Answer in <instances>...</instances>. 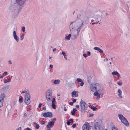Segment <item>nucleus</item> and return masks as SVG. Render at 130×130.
<instances>
[{"label":"nucleus","instance_id":"obj_1","mask_svg":"<svg viewBox=\"0 0 130 130\" xmlns=\"http://www.w3.org/2000/svg\"><path fill=\"white\" fill-rule=\"evenodd\" d=\"M83 24V21L80 19H78L75 21L71 22L69 26L70 31H71V30L75 28H77V31L78 32H79L82 27Z\"/></svg>","mask_w":130,"mask_h":130},{"label":"nucleus","instance_id":"obj_2","mask_svg":"<svg viewBox=\"0 0 130 130\" xmlns=\"http://www.w3.org/2000/svg\"><path fill=\"white\" fill-rule=\"evenodd\" d=\"M102 15V13L99 12H97L96 15L94 16V19L92 20L91 22V23L92 25L95 24H97L98 22H99L100 21L101 19V16Z\"/></svg>","mask_w":130,"mask_h":130},{"label":"nucleus","instance_id":"obj_3","mask_svg":"<svg viewBox=\"0 0 130 130\" xmlns=\"http://www.w3.org/2000/svg\"><path fill=\"white\" fill-rule=\"evenodd\" d=\"M46 97L48 104H50L52 99V91L50 89L48 90L46 93Z\"/></svg>","mask_w":130,"mask_h":130},{"label":"nucleus","instance_id":"obj_4","mask_svg":"<svg viewBox=\"0 0 130 130\" xmlns=\"http://www.w3.org/2000/svg\"><path fill=\"white\" fill-rule=\"evenodd\" d=\"M101 87L99 84L96 83L92 84L90 86V89L91 91L95 92L96 91L99 92L100 93Z\"/></svg>","mask_w":130,"mask_h":130},{"label":"nucleus","instance_id":"obj_5","mask_svg":"<svg viewBox=\"0 0 130 130\" xmlns=\"http://www.w3.org/2000/svg\"><path fill=\"white\" fill-rule=\"evenodd\" d=\"M81 111V112L84 113L87 109V105L86 103L83 100L80 102Z\"/></svg>","mask_w":130,"mask_h":130},{"label":"nucleus","instance_id":"obj_6","mask_svg":"<svg viewBox=\"0 0 130 130\" xmlns=\"http://www.w3.org/2000/svg\"><path fill=\"white\" fill-rule=\"evenodd\" d=\"M118 117L121 120V122L125 125L126 126H128L129 125L128 121L121 114H119L118 115Z\"/></svg>","mask_w":130,"mask_h":130},{"label":"nucleus","instance_id":"obj_7","mask_svg":"<svg viewBox=\"0 0 130 130\" xmlns=\"http://www.w3.org/2000/svg\"><path fill=\"white\" fill-rule=\"evenodd\" d=\"M25 102L27 105L29 104L30 103V96L29 94L26 93L25 96Z\"/></svg>","mask_w":130,"mask_h":130},{"label":"nucleus","instance_id":"obj_8","mask_svg":"<svg viewBox=\"0 0 130 130\" xmlns=\"http://www.w3.org/2000/svg\"><path fill=\"white\" fill-rule=\"evenodd\" d=\"M5 97V93H2L1 94L0 96V108L3 106L4 99Z\"/></svg>","mask_w":130,"mask_h":130},{"label":"nucleus","instance_id":"obj_9","mask_svg":"<svg viewBox=\"0 0 130 130\" xmlns=\"http://www.w3.org/2000/svg\"><path fill=\"white\" fill-rule=\"evenodd\" d=\"M93 130H101L102 128L100 125L99 124L98 122H96L94 125Z\"/></svg>","mask_w":130,"mask_h":130},{"label":"nucleus","instance_id":"obj_10","mask_svg":"<svg viewBox=\"0 0 130 130\" xmlns=\"http://www.w3.org/2000/svg\"><path fill=\"white\" fill-rule=\"evenodd\" d=\"M43 116L45 118L50 117L51 118L52 117L53 115L51 112H45L43 114Z\"/></svg>","mask_w":130,"mask_h":130},{"label":"nucleus","instance_id":"obj_11","mask_svg":"<svg viewBox=\"0 0 130 130\" xmlns=\"http://www.w3.org/2000/svg\"><path fill=\"white\" fill-rule=\"evenodd\" d=\"M89 123H88L86 122L83 125L82 128L83 130H89Z\"/></svg>","mask_w":130,"mask_h":130},{"label":"nucleus","instance_id":"obj_12","mask_svg":"<svg viewBox=\"0 0 130 130\" xmlns=\"http://www.w3.org/2000/svg\"><path fill=\"white\" fill-rule=\"evenodd\" d=\"M16 1L18 5L22 6L24 4L26 0H16Z\"/></svg>","mask_w":130,"mask_h":130},{"label":"nucleus","instance_id":"obj_13","mask_svg":"<svg viewBox=\"0 0 130 130\" xmlns=\"http://www.w3.org/2000/svg\"><path fill=\"white\" fill-rule=\"evenodd\" d=\"M13 35L14 39L18 42L19 41V38L17 35V32L15 31H14L13 32Z\"/></svg>","mask_w":130,"mask_h":130},{"label":"nucleus","instance_id":"obj_14","mask_svg":"<svg viewBox=\"0 0 130 130\" xmlns=\"http://www.w3.org/2000/svg\"><path fill=\"white\" fill-rule=\"evenodd\" d=\"M112 74L113 75H117L118 77H119L120 76V74L117 71H113Z\"/></svg>","mask_w":130,"mask_h":130},{"label":"nucleus","instance_id":"obj_15","mask_svg":"<svg viewBox=\"0 0 130 130\" xmlns=\"http://www.w3.org/2000/svg\"><path fill=\"white\" fill-rule=\"evenodd\" d=\"M118 96L120 98H122V91L120 89H119L118 90Z\"/></svg>","mask_w":130,"mask_h":130},{"label":"nucleus","instance_id":"obj_16","mask_svg":"<svg viewBox=\"0 0 130 130\" xmlns=\"http://www.w3.org/2000/svg\"><path fill=\"white\" fill-rule=\"evenodd\" d=\"M54 124L53 122L50 121L48 123V125H47L48 126H49L51 127H52Z\"/></svg>","mask_w":130,"mask_h":130},{"label":"nucleus","instance_id":"obj_17","mask_svg":"<svg viewBox=\"0 0 130 130\" xmlns=\"http://www.w3.org/2000/svg\"><path fill=\"white\" fill-rule=\"evenodd\" d=\"M60 81L59 79L55 80L53 82V83L54 84H59Z\"/></svg>","mask_w":130,"mask_h":130},{"label":"nucleus","instance_id":"obj_18","mask_svg":"<svg viewBox=\"0 0 130 130\" xmlns=\"http://www.w3.org/2000/svg\"><path fill=\"white\" fill-rule=\"evenodd\" d=\"M77 32L76 34L74 35L73 36V39H76L77 38V37L78 35V33L79 32H78V31H77Z\"/></svg>","mask_w":130,"mask_h":130},{"label":"nucleus","instance_id":"obj_19","mask_svg":"<svg viewBox=\"0 0 130 130\" xmlns=\"http://www.w3.org/2000/svg\"><path fill=\"white\" fill-rule=\"evenodd\" d=\"M77 111L75 108H73V111L71 112V114L72 115H74L75 113V112Z\"/></svg>","mask_w":130,"mask_h":130},{"label":"nucleus","instance_id":"obj_20","mask_svg":"<svg viewBox=\"0 0 130 130\" xmlns=\"http://www.w3.org/2000/svg\"><path fill=\"white\" fill-rule=\"evenodd\" d=\"M71 35L70 34H69L68 36H67L65 38L67 40H69L71 37Z\"/></svg>","mask_w":130,"mask_h":130},{"label":"nucleus","instance_id":"obj_21","mask_svg":"<svg viewBox=\"0 0 130 130\" xmlns=\"http://www.w3.org/2000/svg\"><path fill=\"white\" fill-rule=\"evenodd\" d=\"M76 93V91H74L72 92V96L74 97V95Z\"/></svg>","mask_w":130,"mask_h":130},{"label":"nucleus","instance_id":"obj_22","mask_svg":"<svg viewBox=\"0 0 130 130\" xmlns=\"http://www.w3.org/2000/svg\"><path fill=\"white\" fill-rule=\"evenodd\" d=\"M19 101L20 103H22L23 101V99L22 98H20L19 100Z\"/></svg>","mask_w":130,"mask_h":130},{"label":"nucleus","instance_id":"obj_23","mask_svg":"<svg viewBox=\"0 0 130 130\" xmlns=\"http://www.w3.org/2000/svg\"><path fill=\"white\" fill-rule=\"evenodd\" d=\"M77 80L78 82H81L82 81V80L81 79L79 78H77Z\"/></svg>","mask_w":130,"mask_h":130},{"label":"nucleus","instance_id":"obj_24","mask_svg":"<svg viewBox=\"0 0 130 130\" xmlns=\"http://www.w3.org/2000/svg\"><path fill=\"white\" fill-rule=\"evenodd\" d=\"M22 92L23 93H25V94H26V93L27 94H28L27 91H26L25 90H22Z\"/></svg>","mask_w":130,"mask_h":130},{"label":"nucleus","instance_id":"obj_25","mask_svg":"<svg viewBox=\"0 0 130 130\" xmlns=\"http://www.w3.org/2000/svg\"><path fill=\"white\" fill-rule=\"evenodd\" d=\"M24 34H23L22 35V36L21 37V40H23V39L24 37Z\"/></svg>","mask_w":130,"mask_h":130},{"label":"nucleus","instance_id":"obj_26","mask_svg":"<svg viewBox=\"0 0 130 130\" xmlns=\"http://www.w3.org/2000/svg\"><path fill=\"white\" fill-rule=\"evenodd\" d=\"M98 51L100 53H102L103 52V51L101 48H99Z\"/></svg>","mask_w":130,"mask_h":130},{"label":"nucleus","instance_id":"obj_27","mask_svg":"<svg viewBox=\"0 0 130 130\" xmlns=\"http://www.w3.org/2000/svg\"><path fill=\"white\" fill-rule=\"evenodd\" d=\"M99 94L98 92H95L94 93L93 95L94 96H97Z\"/></svg>","mask_w":130,"mask_h":130},{"label":"nucleus","instance_id":"obj_28","mask_svg":"<svg viewBox=\"0 0 130 130\" xmlns=\"http://www.w3.org/2000/svg\"><path fill=\"white\" fill-rule=\"evenodd\" d=\"M117 84L119 86H121L122 85V83L120 82H117Z\"/></svg>","mask_w":130,"mask_h":130},{"label":"nucleus","instance_id":"obj_29","mask_svg":"<svg viewBox=\"0 0 130 130\" xmlns=\"http://www.w3.org/2000/svg\"><path fill=\"white\" fill-rule=\"evenodd\" d=\"M55 98H53V100L52 101V103H55Z\"/></svg>","mask_w":130,"mask_h":130},{"label":"nucleus","instance_id":"obj_30","mask_svg":"<svg viewBox=\"0 0 130 130\" xmlns=\"http://www.w3.org/2000/svg\"><path fill=\"white\" fill-rule=\"evenodd\" d=\"M52 107L54 109H55L56 108L55 103H52Z\"/></svg>","mask_w":130,"mask_h":130},{"label":"nucleus","instance_id":"obj_31","mask_svg":"<svg viewBox=\"0 0 130 130\" xmlns=\"http://www.w3.org/2000/svg\"><path fill=\"white\" fill-rule=\"evenodd\" d=\"M22 31L23 32H24L25 31V27H23L22 28Z\"/></svg>","mask_w":130,"mask_h":130},{"label":"nucleus","instance_id":"obj_32","mask_svg":"<svg viewBox=\"0 0 130 130\" xmlns=\"http://www.w3.org/2000/svg\"><path fill=\"white\" fill-rule=\"evenodd\" d=\"M112 130H117V129L115 127H113L112 128Z\"/></svg>","mask_w":130,"mask_h":130},{"label":"nucleus","instance_id":"obj_33","mask_svg":"<svg viewBox=\"0 0 130 130\" xmlns=\"http://www.w3.org/2000/svg\"><path fill=\"white\" fill-rule=\"evenodd\" d=\"M112 130H117V129L115 127H113L112 128Z\"/></svg>","mask_w":130,"mask_h":130},{"label":"nucleus","instance_id":"obj_34","mask_svg":"<svg viewBox=\"0 0 130 130\" xmlns=\"http://www.w3.org/2000/svg\"><path fill=\"white\" fill-rule=\"evenodd\" d=\"M84 85V83L82 81L81 82L80 85L81 86H82Z\"/></svg>","mask_w":130,"mask_h":130},{"label":"nucleus","instance_id":"obj_35","mask_svg":"<svg viewBox=\"0 0 130 130\" xmlns=\"http://www.w3.org/2000/svg\"><path fill=\"white\" fill-rule=\"evenodd\" d=\"M39 125L38 124H36V128L37 129H38V128H39Z\"/></svg>","mask_w":130,"mask_h":130},{"label":"nucleus","instance_id":"obj_36","mask_svg":"<svg viewBox=\"0 0 130 130\" xmlns=\"http://www.w3.org/2000/svg\"><path fill=\"white\" fill-rule=\"evenodd\" d=\"M69 121L70 123H72L73 122V120L72 119H71Z\"/></svg>","mask_w":130,"mask_h":130},{"label":"nucleus","instance_id":"obj_37","mask_svg":"<svg viewBox=\"0 0 130 130\" xmlns=\"http://www.w3.org/2000/svg\"><path fill=\"white\" fill-rule=\"evenodd\" d=\"M99 48L97 47H94V49L95 50H98Z\"/></svg>","mask_w":130,"mask_h":130},{"label":"nucleus","instance_id":"obj_38","mask_svg":"<svg viewBox=\"0 0 130 130\" xmlns=\"http://www.w3.org/2000/svg\"><path fill=\"white\" fill-rule=\"evenodd\" d=\"M62 53L64 57H65V52L63 51L62 52Z\"/></svg>","mask_w":130,"mask_h":130},{"label":"nucleus","instance_id":"obj_39","mask_svg":"<svg viewBox=\"0 0 130 130\" xmlns=\"http://www.w3.org/2000/svg\"><path fill=\"white\" fill-rule=\"evenodd\" d=\"M92 110L93 111H95L97 109V108L94 107L92 109Z\"/></svg>","mask_w":130,"mask_h":130},{"label":"nucleus","instance_id":"obj_40","mask_svg":"<svg viewBox=\"0 0 130 130\" xmlns=\"http://www.w3.org/2000/svg\"><path fill=\"white\" fill-rule=\"evenodd\" d=\"M100 98V95L99 94L97 96V99H98Z\"/></svg>","mask_w":130,"mask_h":130},{"label":"nucleus","instance_id":"obj_41","mask_svg":"<svg viewBox=\"0 0 130 130\" xmlns=\"http://www.w3.org/2000/svg\"><path fill=\"white\" fill-rule=\"evenodd\" d=\"M89 107L90 108L92 109L94 107V106H93L92 105H89Z\"/></svg>","mask_w":130,"mask_h":130},{"label":"nucleus","instance_id":"obj_42","mask_svg":"<svg viewBox=\"0 0 130 130\" xmlns=\"http://www.w3.org/2000/svg\"><path fill=\"white\" fill-rule=\"evenodd\" d=\"M56 118H54L53 119V120L51 121L52 122H53V123H54V122L56 121Z\"/></svg>","mask_w":130,"mask_h":130},{"label":"nucleus","instance_id":"obj_43","mask_svg":"<svg viewBox=\"0 0 130 130\" xmlns=\"http://www.w3.org/2000/svg\"><path fill=\"white\" fill-rule=\"evenodd\" d=\"M46 127H47V129H48V130H50L51 129V127H50L49 126H47V125L46 126Z\"/></svg>","mask_w":130,"mask_h":130},{"label":"nucleus","instance_id":"obj_44","mask_svg":"<svg viewBox=\"0 0 130 130\" xmlns=\"http://www.w3.org/2000/svg\"><path fill=\"white\" fill-rule=\"evenodd\" d=\"M94 115V114L93 113H91L90 114H89V117H91L93 116Z\"/></svg>","mask_w":130,"mask_h":130},{"label":"nucleus","instance_id":"obj_45","mask_svg":"<svg viewBox=\"0 0 130 130\" xmlns=\"http://www.w3.org/2000/svg\"><path fill=\"white\" fill-rule=\"evenodd\" d=\"M76 125L75 124H73L72 125V127L73 128H75L76 126Z\"/></svg>","mask_w":130,"mask_h":130},{"label":"nucleus","instance_id":"obj_46","mask_svg":"<svg viewBox=\"0 0 130 130\" xmlns=\"http://www.w3.org/2000/svg\"><path fill=\"white\" fill-rule=\"evenodd\" d=\"M87 54L89 56L90 55V54H91V53H90V52H87Z\"/></svg>","mask_w":130,"mask_h":130},{"label":"nucleus","instance_id":"obj_47","mask_svg":"<svg viewBox=\"0 0 130 130\" xmlns=\"http://www.w3.org/2000/svg\"><path fill=\"white\" fill-rule=\"evenodd\" d=\"M76 100L75 99H74L73 100V102L75 103L76 102Z\"/></svg>","mask_w":130,"mask_h":130},{"label":"nucleus","instance_id":"obj_48","mask_svg":"<svg viewBox=\"0 0 130 130\" xmlns=\"http://www.w3.org/2000/svg\"><path fill=\"white\" fill-rule=\"evenodd\" d=\"M41 123L42 124H45V121H42V122H41Z\"/></svg>","mask_w":130,"mask_h":130},{"label":"nucleus","instance_id":"obj_49","mask_svg":"<svg viewBox=\"0 0 130 130\" xmlns=\"http://www.w3.org/2000/svg\"><path fill=\"white\" fill-rule=\"evenodd\" d=\"M67 124L68 125H69L70 124V123L69 121L67 122Z\"/></svg>","mask_w":130,"mask_h":130},{"label":"nucleus","instance_id":"obj_50","mask_svg":"<svg viewBox=\"0 0 130 130\" xmlns=\"http://www.w3.org/2000/svg\"><path fill=\"white\" fill-rule=\"evenodd\" d=\"M83 56L85 57H87V55H86V54H83Z\"/></svg>","mask_w":130,"mask_h":130},{"label":"nucleus","instance_id":"obj_51","mask_svg":"<svg viewBox=\"0 0 130 130\" xmlns=\"http://www.w3.org/2000/svg\"><path fill=\"white\" fill-rule=\"evenodd\" d=\"M10 81H11L10 79L9 78L7 79V82L9 83L10 82Z\"/></svg>","mask_w":130,"mask_h":130},{"label":"nucleus","instance_id":"obj_52","mask_svg":"<svg viewBox=\"0 0 130 130\" xmlns=\"http://www.w3.org/2000/svg\"><path fill=\"white\" fill-rule=\"evenodd\" d=\"M42 105V104L41 103H40V104H39L38 106V107L39 108H40L41 106Z\"/></svg>","mask_w":130,"mask_h":130},{"label":"nucleus","instance_id":"obj_53","mask_svg":"<svg viewBox=\"0 0 130 130\" xmlns=\"http://www.w3.org/2000/svg\"><path fill=\"white\" fill-rule=\"evenodd\" d=\"M43 109L44 110H46V107L45 106H44V107H43Z\"/></svg>","mask_w":130,"mask_h":130},{"label":"nucleus","instance_id":"obj_54","mask_svg":"<svg viewBox=\"0 0 130 130\" xmlns=\"http://www.w3.org/2000/svg\"><path fill=\"white\" fill-rule=\"evenodd\" d=\"M76 108H78L79 107V105H77L76 106Z\"/></svg>","mask_w":130,"mask_h":130},{"label":"nucleus","instance_id":"obj_55","mask_svg":"<svg viewBox=\"0 0 130 130\" xmlns=\"http://www.w3.org/2000/svg\"><path fill=\"white\" fill-rule=\"evenodd\" d=\"M22 128L21 127H19L16 130H21Z\"/></svg>","mask_w":130,"mask_h":130},{"label":"nucleus","instance_id":"obj_56","mask_svg":"<svg viewBox=\"0 0 130 130\" xmlns=\"http://www.w3.org/2000/svg\"><path fill=\"white\" fill-rule=\"evenodd\" d=\"M50 67L51 68H53V65H52V64H51L50 65Z\"/></svg>","mask_w":130,"mask_h":130},{"label":"nucleus","instance_id":"obj_57","mask_svg":"<svg viewBox=\"0 0 130 130\" xmlns=\"http://www.w3.org/2000/svg\"><path fill=\"white\" fill-rule=\"evenodd\" d=\"M4 74L5 75H6L7 74V72H5L4 73Z\"/></svg>","mask_w":130,"mask_h":130},{"label":"nucleus","instance_id":"obj_58","mask_svg":"<svg viewBox=\"0 0 130 130\" xmlns=\"http://www.w3.org/2000/svg\"><path fill=\"white\" fill-rule=\"evenodd\" d=\"M78 96V94H75V97H77Z\"/></svg>","mask_w":130,"mask_h":130},{"label":"nucleus","instance_id":"obj_59","mask_svg":"<svg viewBox=\"0 0 130 130\" xmlns=\"http://www.w3.org/2000/svg\"><path fill=\"white\" fill-rule=\"evenodd\" d=\"M69 104L71 105H72L73 104V102H70L69 103Z\"/></svg>","mask_w":130,"mask_h":130},{"label":"nucleus","instance_id":"obj_60","mask_svg":"<svg viewBox=\"0 0 130 130\" xmlns=\"http://www.w3.org/2000/svg\"><path fill=\"white\" fill-rule=\"evenodd\" d=\"M26 129L27 130H31V129L28 127L26 128Z\"/></svg>","mask_w":130,"mask_h":130},{"label":"nucleus","instance_id":"obj_61","mask_svg":"<svg viewBox=\"0 0 130 130\" xmlns=\"http://www.w3.org/2000/svg\"><path fill=\"white\" fill-rule=\"evenodd\" d=\"M56 48H54L53 49V52H54L55 51H56Z\"/></svg>","mask_w":130,"mask_h":130},{"label":"nucleus","instance_id":"obj_62","mask_svg":"<svg viewBox=\"0 0 130 130\" xmlns=\"http://www.w3.org/2000/svg\"><path fill=\"white\" fill-rule=\"evenodd\" d=\"M3 75H2L0 76V78H3Z\"/></svg>","mask_w":130,"mask_h":130},{"label":"nucleus","instance_id":"obj_63","mask_svg":"<svg viewBox=\"0 0 130 130\" xmlns=\"http://www.w3.org/2000/svg\"><path fill=\"white\" fill-rule=\"evenodd\" d=\"M16 104H17V102H14V104L15 105H16Z\"/></svg>","mask_w":130,"mask_h":130},{"label":"nucleus","instance_id":"obj_64","mask_svg":"<svg viewBox=\"0 0 130 130\" xmlns=\"http://www.w3.org/2000/svg\"><path fill=\"white\" fill-rule=\"evenodd\" d=\"M8 62L10 64H12V63L10 61H8Z\"/></svg>","mask_w":130,"mask_h":130}]
</instances>
